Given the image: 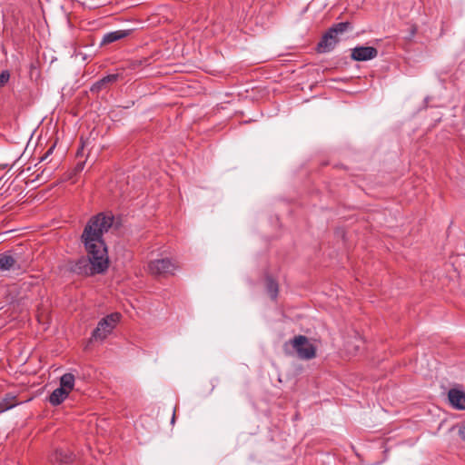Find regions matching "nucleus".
<instances>
[{"label": "nucleus", "mask_w": 465, "mask_h": 465, "mask_svg": "<svg viewBox=\"0 0 465 465\" xmlns=\"http://www.w3.org/2000/svg\"><path fill=\"white\" fill-rule=\"evenodd\" d=\"M114 216L103 213L92 217L84 227L82 239L87 256L70 262L71 272L82 275L103 273L108 268V256L103 240L104 232L112 227Z\"/></svg>", "instance_id": "nucleus-1"}, {"label": "nucleus", "mask_w": 465, "mask_h": 465, "mask_svg": "<svg viewBox=\"0 0 465 465\" xmlns=\"http://www.w3.org/2000/svg\"><path fill=\"white\" fill-rule=\"evenodd\" d=\"M283 350L287 355L295 352L301 360H312L316 356V347L304 335H297L286 341Z\"/></svg>", "instance_id": "nucleus-2"}, {"label": "nucleus", "mask_w": 465, "mask_h": 465, "mask_svg": "<svg viewBox=\"0 0 465 465\" xmlns=\"http://www.w3.org/2000/svg\"><path fill=\"white\" fill-rule=\"evenodd\" d=\"M351 27L349 22H341L333 25L329 30L322 35L321 41L317 45L318 53H329L335 45L339 43L340 39L338 35L343 34Z\"/></svg>", "instance_id": "nucleus-3"}, {"label": "nucleus", "mask_w": 465, "mask_h": 465, "mask_svg": "<svg viewBox=\"0 0 465 465\" xmlns=\"http://www.w3.org/2000/svg\"><path fill=\"white\" fill-rule=\"evenodd\" d=\"M120 319V314L115 312L103 318L97 324V327L92 332V338L94 340H104L114 330Z\"/></svg>", "instance_id": "nucleus-4"}, {"label": "nucleus", "mask_w": 465, "mask_h": 465, "mask_svg": "<svg viewBox=\"0 0 465 465\" xmlns=\"http://www.w3.org/2000/svg\"><path fill=\"white\" fill-rule=\"evenodd\" d=\"M177 268L178 266L168 258L153 260L148 263V271L154 276L173 274Z\"/></svg>", "instance_id": "nucleus-5"}, {"label": "nucleus", "mask_w": 465, "mask_h": 465, "mask_svg": "<svg viewBox=\"0 0 465 465\" xmlns=\"http://www.w3.org/2000/svg\"><path fill=\"white\" fill-rule=\"evenodd\" d=\"M378 55V50L372 46H356L351 49V57L354 61H368Z\"/></svg>", "instance_id": "nucleus-6"}, {"label": "nucleus", "mask_w": 465, "mask_h": 465, "mask_svg": "<svg viewBox=\"0 0 465 465\" xmlns=\"http://www.w3.org/2000/svg\"><path fill=\"white\" fill-rule=\"evenodd\" d=\"M49 460L52 463L58 465L71 464L74 460V455L68 450L57 448L50 455Z\"/></svg>", "instance_id": "nucleus-7"}, {"label": "nucleus", "mask_w": 465, "mask_h": 465, "mask_svg": "<svg viewBox=\"0 0 465 465\" xmlns=\"http://www.w3.org/2000/svg\"><path fill=\"white\" fill-rule=\"evenodd\" d=\"M450 405L457 410H465V392L459 389H450L448 392Z\"/></svg>", "instance_id": "nucleus-8"}, {"label": "nucleus", "mask_w": 465, "mask_h": 465, "mask_svg": "<svg viewBox=\"0 0 465 465\" xmlns=\"http://www.w3.org/2000/svg\"><path fill=\"white\" fill-rule=\"evenodd\" d=\"M20 270L21 265L16 258L7 253L0 255V271L18 272Z\"/></svg>", "instance_id": "nucleus-9"}, {"label": "nucleus", "mask_w": 465, "mask_h": 465, "mask_svg": "<svg viewBox=\"0 0 465 465\" xmlns=\"http://www.w3.org/2000/svg\"><path fill=\"white\" fill-rule=\"evenodd\" d=\"M121 75L119 74H108L100 80L96 81L91 87V92L99 93L100 91L106 89L109 85L114 84L120 79Z\"/></svg>", "instance_id": "nucleus-10"}, {"label": "nucleus", "mask_w": 465, "mask_h": 465, "mask_svg": "<svg viewBox=\"0 0 465 465\" xmlns=\"http://www.w3.org/2000/svg\"><path fill=\"white\" fill-rule=\"evenodd\" d=\"M132 33V30H117L114 32H109L103 36L101 41V45H108L127 37Z\"/></svg>", "instance_id": "nucleus-11"}, {"label": "nucleus", "mask_w": 465, "mask_h": 465, "mask_svg": "<svg viewBox=\"0 0 465 465\" xmlns=\"http://www.w3.org/2000/svg\"><path fill=\"white\" fill-rule=\"evenodd\" d=\"M70 392L64 391L63 388H57L55 389L51 395L49 396V402L54 405L57 406L61 404L69 395Z\"/></svg>", "instance_id": "nucleus-12"}, {"label": "nucleus", "mask_w": 465, "mask_h": 465, "mask_svg": "<svg viewBox=\"0 0 465 465\" xmlns=\"http://www.w3.org/2000/svg\"><path fill=\"white\" fill-rule=\"evenodd\" d=\"M74 376L72 373H65L60 378V388L70 392L74 389Z\"/></svg>", "instance_id": "nucleus-13"}, {"label": "nucleus", "mask_w": 465, "mask_h": 465, "mask_svg": "<svg viewBox=\"0 0 465 465\" xmlns=\"http://www.w3.org/2000/svg\"><path fill=\"white\" fill-rule=\"evenodd\" d=\"M266 291L272 300L277 298L279 292L278 283L271 276L266 277Z\"/></svg>", "instance_id": "nucleus-14"}, {"label": "nucleus", "mask_w": 465, "mask_h": 465, "mask_svg": "<svg viewBox=\"0 0 465 465\" xmlns=\"http://www.w3.org/2000/svg\"><path fill=\"white\" fill-rule=\"evenodd\" d=\"M17 404L15 397H6L0 401V412H4Z\"/></svg>", "instance_id": "nucleus-15"}, {"label": "nucleus", "mask_w": 465, "mask_h": 465, "mask_svg": "<svg viewBox=\"0 0 465 465\" xmlns=\"http://www.w3.org/2000/svg\"><path fill=\"white\" fill-rule=\"evenodd\" d=\"M10 79V73L7 70L2 71L0 74V87H3Z\"/></svg>", "instance_id": "nucleus-16"}, {"label": "nucleus", "mask_w": 465, "mask_h": 465, "mask_svg": "<svg viewBox=\"0 0 465 465\" xmlns=\"http://www.w3.org/2000/svg\"><path fill=\"white\" fill-rule=\"evenodd\" d=\"M55 144L52 145L47 152L40 158V162L45 161L50 154H52Z\"/></svg>", "instance_id": "nucleus-17"}, {"label": "nucleus", "mask_w": 465, "mask_h": 465, "mask_svg": "<svg viewBox=\"0 0 465 465\" xmlns=\"http://www.w3.org/2000/svg\"><path fill=\"white\" fill-rule=\"evenodd\" d=\"M84 162H81V163H78L75 167H74V173H80L84 170Z\"/></svg>", "instance_id": "nucleus-18"}, {"label": "nucleus", "mask_w": 465, "mask_h": 465, "mask_svg": "<svg viewBox=\"0 0 465 465\" xmlns=\"http://www.w3.org/2000/svg\"><path fill=\"white\" fill-rule=\"evenodd\" d=\"M459 435L463 441H465V424L459 429Z\"/></svg>", "instance_id": "nucleus-19"}, {"label": "nucleus", "mask_w": 465, "mask_h": 465, "mask_svg": "<svg viewBox=\"0 0 465 465\" xmlns=\"http://www.w3.org/2000/svg\"><path fill=\"white\" fill-rule=\"evenodd\" d=\"M142 64V61H136L134 64V67H135L136 65H140Z\"/></svg>", "instance_id": "nucleus-20"}, {"label": "nucleus", "mask_w": 465, "mask_h": 465, "mask_svg": "<svg viewBox=\"0 0 465 465\" xmlns=\"http://www.w3.org/2000/svg\"><path fill=\"white\" fill-rule=\"evenodd\" d=\"M174 420H175V412H173V417H172V423H173V422H174Z\"/></svg>", "instance_id": "nucleus-21"}, {"label": "nucleus", "mask_w": 465, "mask_h": 465, "mask_svg": "<svg viewBox=\"0 0 465 465\" xmlns=\"http://www.w3.org/2000/svg\"><path fill=\"white\" fill-rule=\"evenodd\" d=\"M359 350V345H355V351Z\"/></svg>", "instance_id": "nucleus-22"}]
</instances>
